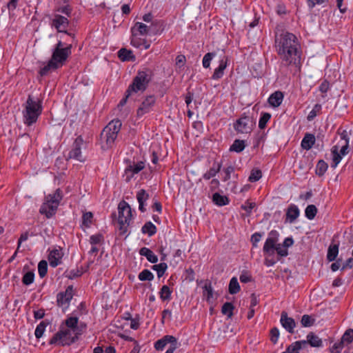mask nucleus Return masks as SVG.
Instances as JSON below:
<instances>
[{"instance_id": "774afa93", "label": "nucleus", "mask_w": 353, "mask_h": 353, "mask_svg": "<svg viewBox=\"0 0 353 353\" xmlns=\"http://www.w3.org/2000/svg\"><path fill=\"white\" fill-rule=\"evenodd\" d=\"M282 353H299V350L293 343L288 347L285 352Z\"/></svg>"}, {"instance_id": "864d4df0", "label": "nucleus", "mask_w": 353, "mask_h": 353, "mask_svg": "<svg viewBox=\"0 0 353 353\" xmlns=\"http://www.w3.org/2000/svg\"><path fill=\"white\" fill-rule=\"evenodd\" d=\"M262 176V173L260 170H252L248 178L249 181L256 182L259 181Z\"/></svg>"}, {"instance_id": "4468645a", "label": "nucleus", "mask_w": 353, "mask_h": 353, "mask_svg": "<svg viewBox=\"0 0 353 353\" xmlns=\"http://www.w3.org/2000/svg\"><path fill=\"white\" fill-rule=\"evenodd\" d=\"M68 24V19L65 17L61 16L60 14H55L51 23L52 26L54 27L59 32H64L68 35H71V34L68 33L66 30Z\"/></svg>"}, {"instance_id": "4be33fe9", "label": "nucleus", "mask_w": 353, "mask_h": 353, "mask_svg": "<svg viewBox=\"0 0 353 353\" xmlns=\"http://www.w3.org/2000/svg\"><path fill=\"white\" fill-rule=\"evenodd\" d=\"M315 143V137L312 134L307 133L301 141V147L303 149L309 150L312 148Z\"/></svg>"}, {"instance_id": "20e7f679", "label": "nucleus", "mask_w": 353, "mask_h": 353, "mask_svg": "<svg viewBox=\"0 0 353 353\" xmlns=\"http://www.w3.org/2000/svg\"><path fill=\"white\" fill-rule=\"evenodd\" d=\"M152 76V71L149 68H144L142 70L138 71L126 92L128 93V94H132L139 91H145L151 81Z\"/></svg>"}, {"instance_id": "a18cd8bd", "label": "nucleus", "mask_w": 353, "mask_h": 353, "mask_svg": "<svg viewBox=\"0 0 353 353\" xmlns=\"http://www.w3.org/2000/svg\"><path fill=\"white\" fill-rule=\"evenodd\" d=\"M38 272L39 276L43 278L46 276L48 272V263L46 261L41 260L38 264Z\"/></svg>"}, {"instance_id": "9b49d317", "label": "nucleus", "mask_w": 353, "mask_h": 353, "mask_svg": "<svg viewBox=\"0 0 353 353\" xmlns=\"http://www.w3.org/2000/svg\"><path fill=\"white\" fill-rule=\"evenodd\" d=\"M59 205V200H46L41 206L39 212L50 219L56 214Z\"/></svg>"}, {"instance_id": "4d7b16f0", "label": "nucleus", "mask_w": 353, "mask_h": 353, "mask_svg": "<svg viewBox=\"0 0 353 353\" xmlns=\"http://www.w3.org/2000/svg\"><path fill=\"white\" fill-rule=\"evenodd\" d=\"M275 251L280 256H286L288 254L287 248H284L283 244H276Z\"/></svg>"}, {"instance_id": "7ed1b4c3", "label": "nucleus", "mask_w": 353, "mask_h": 353, "mask_svg": "<svg viewBox=\"0 0 353 353\" xmlns=\"http://www.w3.org/2000/svg\"><path fill=\"white\" fill-rule=\"evenodd\" d=\"M42 102L41 100L35 99L31 95H28L26 103L23 117L24 123L30 126L36 123L39 115L42 112Z\"/></svg>"}, {"instance_id": "412c9836", "label": "nucleus", "mask_w": 353, "mask_h": 353, "mask_svg": "<svg viewBox=\"0 0 353 353\" xmlns=\"http://www.w3.org/2000/svg\"><path fill=\"white\" fill-rule=\"evenodd\" d=\"M283 99V93L280 91H276L270 96L268 102L272 106L276 108L281 104Z\"/></svg>"}, {"instance_id": "aec40b11", "label": "nucleus", "mask_w": 353, "mask_h": 353, "mask_svg": "<svg viewBox=\"0 0 353 353\" xmlns=\"http://www.w3.org/2000/svg\"><path fill=\"white\" fill-rule=\"evenodd\" d=\"M79 319L76 316L68 317L65 321V324L68 329H72L76 334H82L81 330L78 326Z\"/></svg>"}, {"instance_id": "49530a36", "label": "nucleus", "mask_w": 353, "mask_h": 353, "mask_svg": "<svg viewBox=\"0 0 353 353\" xmlns=\"http://www.w3.org/2000/svg\"><path fill=\"white\" fill-rule=\"evenodd\" d=\"M34 273L32 271H29L23 275L22 278V283L26 285H29L34 282Z\"/></svg>"}, {"instance_id": "a19ab883", "label": "nucleus", "mask_w": 353, "mask_h": 353, "mask_svg": "<svg viewBox=\"0 0 353 353\" xmlns=\"http://www.w3.org/2000/svg\"><path fill=\"white\" fill-rule=\"evenodd\" d=\"M317 208L314 205H309L306 207L305 210V216L309 220H312L316 215Z\"/></svg>"}, {"instance_id": "603ef678", "label": "nucleus", "mask_w": 353, "mask_h": 353, "mask_svg": "<svg viewBox=\"0 0 353 353\" xmlns=\"http://www.w3.org/2000/svg\"><path fill=\"white\" fill-rule=\"evenodd\" d=\"M353 341V329L347 330L341 338V341L344 343L345 342L348 343H352Z\"/></svg>"}, {"instance_id": "423d86ee", "label": "nucleus", "mask_w": 353, "mask_h": 353, "mask_svg": "<svg viewBox=\"0 0 353 353\" xmlns=\"http://www.w3.org/2000/svg\"><path fill=\"white\" fill-rule=\"evenodd\" d=\"M118 213L119 230H120L121 234H123L127 232V228L130 225L132 216L131 208L125 200H121L119 203Z\"/></svg>"}, {"instance_id": "0eeeda50", "label": "nucleus", "mask_w": 353, "mask_h": 353, "mask_svg": "<svg viewBox=\"0 0 353 353\" xmlns=\"http://www.w3.org/2000/svg\"><path fill=\"white\" fill-rule=\"evenodd\" d=\"M254 125L253 120L248 116H243L240 117L234 124L235 130L241 134L250 133Z\"/></svg>"}, {"instance_id": "a211bd4d", "label": "nucleus", "mask_w": 353, "mask_h": 353, "mask_svg": "<svg viewBox=\"0 0 353 353\" xmlns=\"http://www.w3.org/2000/svg\"><path fill=\"white\" fill-rule=\"evenodd\" d=\"M227 67V57L224 55L220 57L219 65L214 70L212 78L214 80L221 79L224 74V70Z\"/></svg>"}, {"instance_id": "6ab92c4d", "label": "nucleus", "mask_w": 353, "mask_h": 353, "mask_svg": "<svg viewBox=\"0 0 353 353\" xmlns=\"http://www.w3.org/2000/svg\"><path fill=\"white\" fill-rule=\"evenodd\" d=\"M300 211L298 207L294 204H291L286 211V220L290 223H293L299 217Z\"/></svg>"}, {"instance_id": "680f3d73", "label": "nucleus", "mask_w": 353, "mask_h": 353, "mask_svg": "<svg viewBox=\"0 0 353 353\" xmlns=\"http://www.w3.org/2000/svg\"><path fill=\"white\" fill-rule=\"evenodd\" d=\"M239 279L241 283H246L251 281L252 276L248 272H243L240 275Z\"/></svg>"}, {"instance_id": "bb28decb", "label": "nucleus", "mask_w": 353, "mask_h": 353, "mask_svg": "<svg viewBox=\"0 0 353 353\" xmlns=\"http://www.w3.org/2000/svg\"><path fill=\"white\" fill-rule=\"evenodd\" d=\"M307 339L309 342V345L314 347H319L323 345V341L317 335L313 332H310L307 335Z\"/></svg>"}, {"instance_id": "37998d69", "label": "nucleus", "mask_w": 353, "mask_h": 353, "mask_svg": "<svg viewBox=\"0 0 353 353\" xmlns=\"http://www.w3.org/2000/svg\"><path fill=\"white\" fill-rule=\"evenodd\" d=\"M327 164L323 160L319 161L316 167V174L320 176H323L327 170Z\"/></svg>"}, {"instance_id": "2f4dec72", "label": "nucleus", "mask_w": 353, "mask_h": 353, "mask_svg": "<svg viewBox=\"0 0 353 353\" xmlns=\"http://www.w3.org/2000/svg\"><path fill=\"white\" fill-rule=\"evenodd\" d=\"M332 163L331 166L334 168H335L338 164L340 163L342 155H341L339 152V146L334 145L332 149Z\"/></svg>"}, {"instance_id": "f257e3e1", "label": "nucleus", "mask_w": 353, "mask_h": 353, "mask_svg": "<svg viewBox=\"0 0 353 353\" xmlns=\"http://www.w3.org/2000/svg\"><path fill=\"white\" fill-rule=\"evenodd\" d=\"M275 42L278 54L285 65L295 64L300 58L298 51L299 45L296 36L290 32H285L276 37Z\"/></svg>"}, {"instance_id": "ddd939ff", "label": "nucleus", "mask_w": 353, "mask_h": 353, "mask_svg": "<svg viewBox=\"0 0 353 353\" xmlns=\"http://www.w3.org/2000/svg\"><path fill=\"white\" fill-rule=\"evenodd\" d=\"M145 168L143 161L133 162L126 167L123 177H125L126 181H130L135 174L139 173Z\"/></svg>"}, {"instance_id": "de8ad7c7", "label": "nucleus", "mask_w": 353, "mask_h": 353, "mask_svg": "<svg viewBox=\"0 0 353 353\" xmlns=\"http://www.w3.org/2000/svg\"><path fill=\"white\" fill-rule=\"evenodd\" d=\"M314 319L307 314H304L301 320V325L303 327H311L314 323Z\"/></svg>"}, {"instance_id": "39448f33", "label": "nucleus", "mask_w": 353, "mask_h": 353, "mask_svg": "<svg viewBox=\"0 0 353 353\" xmlns=\"http://www.w3.org/2000/svg\"><path fill=\"white\" fill-rule=\"evenodd\" d=\"M81 334L73 332L72 329H61L50 339L49 344L60 346L70 345L76 342Z\"/></svg>"}, {"instance_id": "473e14b6", "label": "nucleus", "mask_w": 353, "mask_h": 353, "mask_svg": "<svg viewBox=\"0 0 353 353\" xmlns=\"http://www.w3.org/2000/svg\"><path fill=\"white\" fill-rule=\"evenodd\" d=\"M59 67L50 59L48 63L41 68L39 74L41 76L47 75L51 70H54Z\"/></svg>"}, {"instance_id": "13d9d810", "label": "nucleus", "mask_w": 353, "mask_h": 353, "mask_svg": "<svg viewBox=\"0 0 353 353\" xmlns=\"http://www.w3.org/2000/svg\"><path fill=\"white\" fill-rule=\"evenodd\" d=\"M137 34H132V39H131V44L136 47L139 48L143 44V39L137 37Z\"/></svg>"}, {"instance_id": "cd10ccee", "label": "nucleus", "mask_w": 353, "mask_h": 353, "mask_svg": "<svg viewBox=\"0 0 353 353\" xmlns=\"http://www.w3.org/2000/svg\"><path fill=\"white\" fill-rule=\"evenodd\" d=\"M143 20L147 23H151L150 26L154 28H159V30L162 26V23L159 20H153V16L151 13L145 14L143 16Z\"/></svg>"}, {"instance_id": "c85d7f7f", "label": "nucleus", "mask_w": 353, "mask_h": 353, "mask_svg": "<svg viewBox=\"0 0 353 353\" xmlns=\"http://www.w3.org/2000/svg\"><path fill=\"white\" fill-rule=\"evenodd\" d=\"M141 232L143 234H147L149 236H152L156 234L157 228L151 221H148L142 227Z\"/></svg>"}, {"instance_id": "6e6552de", "label": "nucleus", "mask_w": 353, "mask_h": 353, "mask_svg": "<svg viewBox=\"0 0 353 353\" xmlns=\"http://www.w3.org/2000/svg\"><path fill=\"white\" fill-rule=\"evenodd\" d=\"M73 287L69 285L65 292H61L57 295V303L59 307H62L63 310H66L73 296Z\"/></svg>"}, {"instance_id": "6e6d98bb", "label": "nucleus", "mask_w": 353, "mask_h": 353, "mask_svg": "<svg viewBox=\"0 0 353 353\" xmlns=\"http://www.w3.org/2000/svg\"><path fill=\"white\" fill-rule=\"evenodd\" d=\"M279 336V331L277 327H273L270 330V341L276 344L278 341V339Z\"/></svg>"}, {"instance_id": "e433bc0d", "label": "nucleus", "mask_w": 353, "mask_h": 353, "mask_svg": "<svg viewBox=\"0 0 353 353\" xmlns=\"http://www.w3.org/2000/svg\"><path fill=\"white\" fill-rule=\"evenodd\" d=\"M256 206V205L254 202H250L249 200H247L243 204L241 205V208L245 212V214H242V216H249L252 213V210L255 208Z\"/></svg>"}, {"instance_id": "dca6fc26", "label": "nucleus", "mask_w": 353, "mask_h": 353, "mask_svg": "<svg viewBox=\"0 0 353 353\" xmlns=\"http://www.w3.org/2000/svg\"><path fill=\"white\" fill-rule=\"evenodd\" d=\"M280 322L281 325L290 334L294 332V329L296 326V323L294 319L289 317L288 313L283 311L281 314Z\"/></svg>"}, {"instance_id": "8fccbe9b", "label": "nucleus", "mask_w": 353, "mask_h": 353, "mask_svg": "<svg viewBox=\"0 0 353 353\" xmlns=\"http://www.w3.org/2000/svg\"><path fill=\"white\" fill-rule=\"evenodd\" d=\"M203 294L206 296L207 301H209L213 296V290L210 282H206L203 287Z\"/></svg>"}, {"instance_id": "2eb2a0df", "label": "nucleus", "mask_w": 353, "mask_h": 353, "mask_svg": "<svg viewBox=\"0 0 353 353\" xmlns=\"http://www.w3.org/2000/svg\"><path fill=\"white\" fill-rule=\"evenodd\" d=\"M155 97L153 95L148 96L144 101L141 103L140 107L137 111L138 117L143 116L145 114L150 112L153 105L155 103Z\"/></svg>"}, {"instance_id": "f03ea898", "label": "nucleus", "mask_w": 353, "mask_h": 353, "mask_svg": "<svg viewBox=\"0 0 353 353\" xmlns=\"http://www.w3.org/2000/svg\"><path fill=\"white\" fill-rule=\"evenodd\" d=\"M121 125L120 120L114 119L103 128L99 139V144L103 150H107L113 147Z\"/></svg>"}, {"instance_id": "a878e982", "label": "nucleus", "mask_w": 353, "mask_h": 353, "mask_svg": "<svg viewBox=\"0 0 353 353\" xmlns=\"http://www.w3.org/2000/svg\"><path fill=\"white\" fill-rule=\"evenodd\" d=\"M339 244H330L327 249V259L329 261H334L336 260L339 254Z\"/></svg>"}, {"instance_id": "b1692460", "label": "nucleus", "mask_w": 353, "mask_h": 353, "mask_svg": "<svg viewBox=\"0 0 353 353\" xmlns=\"http://www.w3.org/2000/svg\"><path fill=\"white\" fill-rule=\"evenodd\" d=\"M139 254L146 257L148 261L152 263H156L158 261V257L149 248L143 247L140 249Z\"/></svg>"}, {"instance_id": "393cba45", "label": "nucleus", "mask_w": 353, "mask_h": 353, "mask_svg": "<svg viewBox=\"0 0 353 353\" xmlns=\"http://www.w3.org/2000/svg\"><path fill=\"white\" fill-rule=\"evenodd\" d=\"M341 138L342 139V145L341 149H339V152L341 155L344 156L348 153L349 147V138L345 131L341 133Z\"/></svg>"}, {"instance_id": "3c124183", "label": "nucleus", "mask_w": 353, "mask_h": 353, "mask_svg": "<svg viewBox=\"0 0 353 353\" xmlns=\"http://www.w3.org/2000/svg\"><path fill=\"white\" fill-rule=\"evenodd\" d=\"M47 324L44 321H41L36 327L34 334L36 338H41L46 330Z\"/></svg>"}, {"instance_id": "c03bdc74", "label": "nucleus", "mask_w": 353, "mask_h": 353, "mask_svg": "<svg viewBox=\"0 0 353 353\" xmlns=\"http://www.w3.org/2000/svg\"><path fill=\"white\" fill-rule=\"evenodd\" d=\"M138 278L141 281H152L154 275L149 270L145 269L139 274Z\"/></svg>"}, {"instance_id": "c9c22d12", "label": "nucleus", "mask_w": 353, "mask_h": 353, "mask_svg": "<svg viewBox=\"0 0 353 353\" xmlns=\"http://www.w3.org/2000/svg\"><path fill=\"white\" fill-rule=\"evenodd\" d=\"M240 285L236 277H232L230 281L228 291L230 294H235L240 291Z\"/></svg>"}, {"instance_id": "f704fd0d", "label": "nucleus", "mask_w": 353, "mask_h": 353, "mask_svg": "<svg viewBox=\"0 0 353 353\" xmlns=\"http://www.w3.org/2000/svg\"><path fill=\"white\" fill-rule=\"evenodd\" d=\"M172 290L168 285H163L159 292V296L162 301H170Z\"/></svg>"}, {"instance_id": "58836bf2", "label": "nucleus", "mask_w": 353, "mask_h": 353, "mask_svg": "<svg viewBox=\"0 0 353 353\" xmlns=\"http://www.w3.org/2000/svg\"><path fill=\"white\" fill-rule=\"evenodd\" d=\"M222 174H223L222 180L223 181H227L229 179H230L232 177V175L234 176L235 174H234V166L232 165H230L228 167L223 168L222 170Z\"/></svg>"}, {"instance_id": "052dcab7", "label": "nucleus", "mask_w": 353, "mask_h": 353, "mask_svg": "<svg viewBox=\"0 0 353 353\" xmlns=\"http://www.w3.org/2000/svg\"><path fill=\"white\" fill-rule=\"evenodd\" d=\"M343 348V341L335 343L331 348L332 353H339Z\"/></svg>"}, {"instance_id": "338daca9", "label": "nucleus", "mask_w": 353, "mask_h": 353, "mask_svg": "<svg viewBox=\"0 0 353 353\" xmlns=\"http://www.w3.org/2000/svg\"><path fill=\"white\" fill-rule=\"evenodd\" d=\"M330 89V83L327 80H323L319 86V90L322 93H326Z\"/></svg>"}, {"instance_id": "1a4fd4ad", "label": "nucleus", "mask_w": 353, "mask_h": 353, "mask_svg": "<svg viewBox=\"0 0 353 353\" xmlns=\"http://www.w3.org/2000/svg\"><path fill=\"white\" fill-rule=\"evenodd\" d=\"M70 54L71 45H69L64 50H54L51 60L60 68L64 64Z\"/></svg>"}, {"instance_id": "f8f14e48", "label": "nucleus", "mask_w": 353, "mask_h": 353, "mask_svg": "<svg viewBox=\"0 0 353 353\" xmlns=\"http://www.w3.org/2000/svg\"><path fill=\"white\" fill-rule=\"evenodd\" d=\"M137 32L141 35H146L148 34H157L159 32V28H154L150 26H147L141 22H137L132 28V34H137Z\"/></svg>"}, {"instance_id": "c756f323", "label": "nucleus", "mask_w": 353, "mask_h": 353, "mask_svg": "<svg viewBox=\"0 0 353 353\" xmlns=\"http://www.w3.org/2000/svg\"><path fill=\"white\" fill-rule=\"evenodd\" d=\"M118 57L123 61L134 59V57L132 54V52L131 50H128L125 48H121L118 52Z\"/></svg>"}, {"instance_id": "f3484780", "label": "nucleus", "mask_w": 353, "mask_h": 353, "mask_svg": "<svg viewBox=\"0 0 353 353\" xmlns=\"http://www.w3.org/2000/svg\"><path fill=\"white\" fill-rule=\"evenodd\" d=\"M63 256L61 248H54L50 252L48 260L50 265L52 268H55L61 263V259Z\"/></svg>"}, {"instance_id": "72a5a7b5", "label": "nucleus", "mask_w": 353, "mask_h": 353, "mask_svg": "<svg viewBox=\"0 0 353 353\" xmlns=\"http://www.w3.org/2000/svg\"><path fill=\"white\" fill-rule=\"evenodd\" d=\"M156 196L157 195L150 189H148L147 190L140 189L137 191L136 194V199H148L150 197L155 198Z\"/></svg>"}, {"instance_id": "79ce46f5", "label": "nucleus", "mask_w": 353, "mask_h": 353, "mask_svg": "<svg viewBox=\"0 0 353 353\" xmlns=\"http://www.w3.org/2000/svg\"><path fill=\"white\" fill-rule=\"evenodd\" d=\"M168 268V265L165 263H161L159 264L154 265L152 267V269L157 271V276L159 278L163 276L166 270Z\"/></svg>"}, {"instance_id": "69168bd1", "label": "nucleus", "mask_w": 353, "mask_h": 353, "mask_svg": "<svg viewBox=\"0 0 353 353\" xmlns=\"http://www.w3.org/2000/svg\"><path fill=\"white\" fill-rule=\"evenodd\" d=\"M102 239H103L102 235L98 234H95V235H92L90 236V242L92 245H96V244L99 243Z\"/></svg>"}, {"instance_id": "e2e57ef3", "label": "nucleus", "mask_w": 353, "mask_h": 353, "mask_svg": "<svg viewBox=\"0 0 353 353\" xmlns=\"http://www.w3.org/2000/svg\"><path fill=\"white\" fill-rule=\"evenodd\" d=\"M57 10L69 17L71 16L72 8L70 6H61Z\"/></svg>"}, {"instance_id": "bf43d9fd", "label": "nucleus", "mask_w": 353, "mask_h": 353, "mask_svg": "<svg viewBox=\"0 0 353 353\" xmlns=\"http://www.w3.org/2000/svg\"><path fill=\"white\" fill-rule=\"evenodd\" d=\"M163 339L165 341L166 345L168 343H170V346H177V341L174 336L171 335H165L163 337Z\"/></svg>"}, {"instance_id": "4c0bfd02", "label": "nucleus", "mask_w": 353, "mask_h": 353, "mask_svg": "<svg viewBox=\"0 0 353 353\" xmlns=\"http://www.w3.org/2000/svg\"><path fill=\"white\" fill-rule=\"evenodd\" d=\"M234 306L230 302L225 303L221 308V312L223 314L226 315L228 318L230 319L233 316V310Z\"/></svg>"}, {"instance_id": "7c9ffc66", "label": "nucleus", "mask_w": 353, "mask_h": 353, "mask_svg": "<svg viewBox=\"0 0 353 353\" xmlns=\"http://www.w3.org/2000/svg\"><path fill=\"white\" fill-rule=\"evenodd\" d=\"M221 163H214L213 167L211 168L207 172L203 174V179L209 180L214 177L221 170Z\"/></svg>"}, {"instance_id": "0e129e2a", "label": "nucleus", "mask_w": 353, "mask_h": 353, "mask_svg": "<svg viewBox=\"0 0 353 353\" xmlns=\"http://www.w3.org/2000/svg\"><path fill=\"white\" fill-rule=\"evenodd\" d=\"M93 217V214L92 212H85L83 214V223L85 225H88L89 223H91L92 219Z\"/></svg>"}, {"instance_id": "ea45409f", "label": "nucleus", "mask_w": 353, "mask_h": 353, "mask_svg": "<svg viewBox=\"0 0 353 353\" xmlns=\"http://www.w3.org/2000/svg\"><path fill=\"white\" fill-rule=\"evenodd\" d=\"M245 147V144L244 141L236 139L230 146V150L236 152H241L244 150Z\"/></svg>"}, {"instance_id": "5701e85b", "label": "nucleus", "mask_w": 353, "mask_h": 353, "mask_svg": "<svg viewBox=\"0 0 353 353\" xmlns=\"http://www.w3.org/2000/svg\"><path fill=\"white\" fill-rule=\"evenodd\" d=\"M276 245V242L274 241V240L267 239L263 245V252L268 256H272L274 254Z\"/></svg>"}, {"instance_id": "9d476101", "label": "nucleus", "mask_w": 353, "mask_h": 353, "mask_svg": "<svg viewBox=\"0 0 353 353\" xmlns=\"http://www.w3.org/2000/svg\"><path fill=\"white\" fill-rule=\"evenodd\" d=\"M83 146V138L81 136H79L74 141L72 148L69 152L68 158L74 159L80 162H84L85 159L81 153V149Z\"/></svg>"}, {"instance_id": "5fc2aeb1", "label": "nucleus", "mask_w": 353, "mask_h": 353, "mask_svg": "<svg viewBox=\"0 0 353 353\" xmlns=\"http://www.w3.org/2000/svg\"><path fill=\"white\" fill-rule=\"evenodd\" d=\"M215 55V52H208L204 55L203 59V66L205 68H208L210 67V61Z\"/></svg>"}, {"instance_id": "09e8293b", "label": "nucleus", "mask_w": 353, "mask_h": 353, "mask_svg": "<svg viewBox=\"0 0 353 353\" xmlns=\"http://www.w3.org/2000/svg\"><path fill=\"white\" fill-rule=\"evenodd\" d=\"M270 118L271 114L270 113H263L259 121V128L260 129H264Z\"/></svg>"}]
</instances>
